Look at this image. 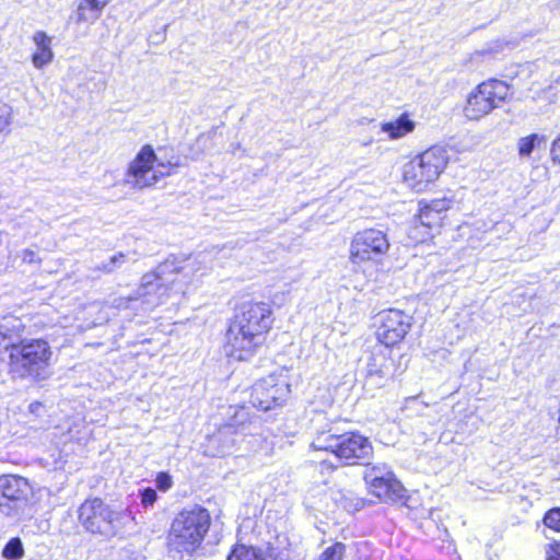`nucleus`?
Returning a JSON list of instances; mask_svg holds the SVG:
<instances>
[{
	"instance_id": "obj_1",
	"label": "nucleus",
	"mask_w": 560,
	"mask_h": 560,
	"mask_svg": "<svg viewBox=\"0 0 560 560\" xmlns=\"http://www.w3.org/2000/svg\"><path fill=\"white\" fill-rule=\"evenodd\" d=\"M200 269V264L195 260L166 259L142 276L133 300L141 301L143 312L152 311L172 296L184 295Z\"/></svg>"
},
{
	"instance_id": "obj_2",
	"label": "nucleus",
	"mask_w": 560,
	"mask_h": 560,
	"mask_svg": "<svg viewBox=\"0 0 560 560\" xmlns=\"http://www.w3.org/2000/svg\"><path fill=\"white\" fill-rule=\"evenodd\" d=\"M272 323V311L267 303H244L228 329L224 346L226 355L237 361L250 360L264 345Z\"/></svg>"
},
{
	"instance_id": "obj_3",
	"label": "nucleus",
	"mask_w": 560,
	"mask_h": 560,
	"mask_svg": "<svg viewBox=\"0 0 560 560\" xmlns=\"http://www.w3.org/2000/svg\"><path fill=\"white\" fill-rule=\"evenodd\" d=\"M79 521L92 534L106 538L135 528V517L128 510H113L101 499L85 500L79 509Z\"/></svg>"
},
{
	"instance_id": "obj_4",
	"label": "nucleus",
	"mask_w": 560,
	"mask_h": 560,
	"mask_svg": "<svg viewBox=\"0 0 560 560\" xmlns=\"http://www.w3.org/2000/svg\"><path fill=\"white\" fill-rule=\"evenodd\" d=\"M210 527V515L201 506L179 512L172 522L167 545L172 551L191 555L201 545Z\"/></svg>"
},
{
	"instance_id": "obj_5",
	"label": "nucleus",
	"mask_w": 560,
	"mask_h": 560,
	"mask_svg": "<svg viewBox=\"0 0 560 560\" xmlns=\"http://www.w3.org/2000/svg\"><path fill=\"white\" fill-rule=\"evenodd\" d=\"M448 161L447 150L441 145H433L404 165V183L418 192L424 191L430 184L439 179Z\"/></svg>"
},
{
	"instance_id": "obj_6",
	"label": "nucleus",
	"mask_w": 560,
	"mask_h": 560,
	"mask_svg": "<svg viewBox=\"0 0 560 560\" xmlns=\"http://www.w3.org/2000/svg\"><path fill=\"white\" fill-rule=\"evenodd\" d=\"M52 351L44 339H25L19 345H12L10 364L14 372L22 377L45 380L50 365Z\"/></svg>"
},
{
	"instance_id": "obj_7",
	"label": "nucleus",
	"mask_w": 560,
	"mask_h": 560,
	"mask_svg": "<svg viewBox=\"0 0 560 560\" xmlns=\"http://www.w3.org/2000/svg\"><path fill=\"white\" fill-rule=\"evenodd\" d=\"M173 165L171 162L159 160L153 147L144 144L129 162L124 183L137 190L153 187L170 175Z\"/></svg>"
},
{
	"instance_id": "obj_8",
	"label": "nucleus",
	"mask_w": 560,
	"mask_h": 560,
	"mask_svg": "<svg viewBox=\"0 0 560 560\" xmlns=\"http://www.w3.org/2000/svg\"><path fill=\"white\" fill-rule=\"evenodd\" d=\"M312 447L331 452L346 463L365 458L372 453L371 442L365 436L354 432L338 434L332 430L318 433Z\"/></svg>"
},
{
	"instance_id": "obj_9",
	"label": "nucleus",
	"mask_w": 560,
	"mask_h": 560,
	"mask_svg": "<svg viewBox=\"0 0 560 560\" xmlns=\"http://www.w3.org/2000/svg\"><path fill=\"white\" fill-rule=\"evenodd\" d=\"M390 247L387 234L377 229L357 232L350 243V262L358 269L366 265H378Z\"/></svg>"
},
{
	"instance_id": "obj_10",
	"label": "nucleus",
	"mask_w": 560,
	"mask_h": 560,
	"mask_svg": "<svg viewBox=\"0 0 560 560\" xmlns=\"http://www.w3.org/2000/svg\"><path fill=\"white\" fill-rule=\"evenodd\" d=\"M511 95V88L501 80L481 82L467 97L464 115L469 120H479L500 107Z\"/></svg>"
},
{
	"instance_id": "obj_11",
	"label": "nucleus",
	"mask_w": 560,
	"mask_h": 560,
	"mask_svg": "<svg viewBox=\"0 0 560 560\" xmlns=\"http://www.w3.org/2000/svg\"><path fill=\"white\" fill-rule=\"evenodd\" d=\"M290 385L281 376L268 375L257 381L252 388L250 402L259 410H270L288 398Z\"/></svg>"
},
{
	"instance_id": "obj_12",
	"label": "nucleus",
	"mask_w": 560,
	"mask_h": 560,
	"mask_svg": "<svg viewBox=\"0 0 560 560\" xmlns=\"http://www.w3.org/2000/svg\"><path fill=\"white\" fill-rule=\"evenodd\" d=\"M377 339L386 347L399 343L412 325V317L404 311L389 308L377 315Z\"/></svg>"
},
{
	"instance_id": "obj_13",
	"label": "nucleus",
	"mask_w": 560,
	"mask_h": 560,
	"mask_svg": "<svg viewBox=\"0 0 560 560\" xmlns=\"http://www.w3.org/2000/svg\"><path fill=\"white\" fill-rule=\"evenodd\" d=\"M30 486L26 479L18 476L0 477V512L18 517L25 505Z\"/></svg>"
},
{
	"instance_id": "obj_14",
	"label": "nucleus",
	"mask_w": 560,
	"mask_h": 560,
	"mask_svg": "<svg viewBox=\"0 0 560 560\" xmlns=\"http://www.w3.org/2000/svg\"><path fill=\"white\" fill-rule=\"evenodd\" d=\"M370 492L383 501H396L404 497V488L395 475L364 479Z\"/></svg>"
},
{
	"instance_id": "obj_15",
	"label": "nucleus",
	"mask_w": 560,
	"mask_h": 560,
	"mask_svg": "<svg viewBox=\"0 0 560 560\" xmlns=\"http://www.w3.org/2000/svg\"><path fill=\"white\" fill-rule=\"evenodd\" d=\"M394 361L383 352L372 353L366 364V377L373 380L378 386L386 385L394 380Z\"/></svg>"
},
{
	"instance_id": "obj_16",
	"label": "nucleus",
	"mask_w": 560,
	"mask_h": 560,
	"mask_svg": "<svg viewBox=\"0 0 560 560\" xmlns=\"http://www.w3.org/2000/svg\"><path fill=\"white\" fill-rule=\"evenodd\" d=\"M451 207V200L446 198L434 199L430 202H419V214L416 218L422 224L430 229L439 228L443 221L445 212Z\"/></svg>"
},
{
	"instance_id": "obj_17",
	"label": "nucleus",
	"mask_w": 560,
	"mask_h": 560,
	"mask_svg": "<svg viewBox=\"0 0 560 560\" xmlns=\"http://www.w3.org/2000/svg\"><path fill=\"white\" fill-rule=\"evenodd\" d=\"M235 432L232 425H226L219 430L208 439L205 453L208 456H226L232 453L236 444V439L233 436Z\"/></svg>"
},
{
	"instance_id": "obj_18",
	"label": "nucleus",
	"mask_w": 560,
	"mask_h": 560,
	"mask_svg": "<svg viewBox=\"0 0 560 560\" xmlns=\"http://www.w3.org/2000/svg\"><path fill=\"white\" fill-rule=\"evenodd\" d=\"M52 38L43 31H37L33 35V43L36 47L32 56L33 66L36 69H42L49 65L54 59V51L51 49Z\"/></svg>"
},
{
	"instance_id": "obj_19",
	"label": "nucleus",
	"mask_w": 560,
	"mask_h": 560,
	"mask_svg": "<svg viewBox=\"0 0 560 560\" xmlns=\"http://www.w3.org/2000/svg\"><path fill=\"white\" fill-rule=\"evenodd\" d=\"M380 127L381 131L387 136V139L398 140L411 133L416 128V124L407 113H404L396 119L382 122Z\"/></svg>"
},
{
	"instance_id": "obj_20",
	"label": "nucleus",
	"mask_w": 560,
	"mask_h": 560,
	"mask_svg": "<svg viewBox=\"0 0 560 560\" xmlns=\"http://www.w3.org/2000/svg\"><path fill=\"white\" fill-rule=\"evenodd\" d=\"M547 137L541 133H530L517 140L516 149L521 159H529L536 149H545Z\"/></svg>"
},
{
	"instance_id": "obj_21",
	"label": "nucleus",
	"mask_w": 560,
	"mask_h": 560,
	"mask_svg": "<svg viewBox=\"0 0 560 560\" xmlns=\"http://www.w3.org/2000/svg\"><path fill=\"white\" fill-rule=\"evenodd\" d=\"M107 3L108 0H82L77 11L78 21L91 23L96 21Z\"/></svg>"
},
{
	"instance_id": "obj_22",
	"label": "nucleus",
	"mask_w": 560,
	"mask_h": 560,
	"mask_svg": "<svg viewBox=\"0 0 560 560\" xmlns=\"http://www.w3.org/2000/svg\"><path fill=\"white\" fill-rule=\"evenodd\" d=\"M23 331L24 325L19 317H4L0 323V338L8 340L11 347L14 345L13 341L19 338ZM4 347L8 348L9 345H5Z\"/></svg>"
},
{
	"instance_id": "obj_23",
	"label": "nucleus",
	"mask_w": 560,
	"mask_h": 560,
	"mask_svg": "<svg viewBox=\"0 0 560 560\" xmlns=\"http://www.w3.org/2000/svg\"><path fill=\"white\" fill-rule=\"evenodd\" d=\"M228 560H270V559L260 549L241 545V546H236L232 550Z\"/></svg>"
},
{
	"instance_id": "obj_24",
	"label": "nucleus",
	"mask_w": 560,
	"mask_h": 560,
	"mask_svg": "<svg viewBox=\"0 0 560 560\" xmlns=\"http://www.w3.org/2000/svg\"><path fill=\"white\" fill-rule=\"evenodd\" d=\"M408 237L413 244L424 243L432 237V229L415 219L409 226Z\"/></svg>"
},
{
	"instance_id": "obj_25",
	"label": "nucleus",
	"mask_w": 560,
	"mask_h": 560,
	"mask_svg": "<svg viewBox=\"0 0 560 560\" xmlns=\"http://www.w3.org/2000/svg\"><path fill=\"white\" fill-rule=\"evenodd\" d=\"M7 560H20L24 557V547L19 537L11 538L1 552Z\"/></svg>"
},
{
	"instance_id": "obj_26",
	"label": "nucleus",
	"mask_w": 560,
	"mask_h": 560,
	"mask_svg": "<svg viewBox=\"0 0 560 560\" xmlns=\"http://www.w3.org/2000/svg\"><path fill=\"white\" fill-rule=\"evenodd\" d=\"M345 552L346 546L342 542H335L323 550L318 560H343Z\"/></svg>"
},
{
	"instance_id": "obj_27",
	"label": "nucleus",
	"mask_w": 560,
	"mask_h": 560,
	"mask_svg": "<svg viewBox=\"0 0 560 560\" xmlns=\"http://www.w3.org/2000/svg\"><path fill=\"white\" fill-rule=\"evenodd\" d=\"M394 475L393 470L386 464H369L365 466L363 477L370 479V477H387Z\"/></svg>"
},
{
	"instance_id": "obj_28",
	"label": "nucleus",
	"mask_w": 560,
	"mask_h": 560,
	"mask_svg": "<svg viewBox=\"0 0 560 560\" xmlns=\"http://www.w3.org/2000/svg\"><path fill=\"white\" fill-rule=\"evenodd\" d=\"M126 262V255L122 253H117L112 256L107 261L102 262L101 266L97 267V270H101L105 273H112L118 268H120Z\"/></svg>"
},
{
	"instance_id": "obj_29",
	"label": "nucleus",
	"mask_w": 560,
	"mask_h": 560,
	"mask_svg": "<svg viewBox=\"0 0 560 560\" xmlns=\"http://www.w3.org/2000/svg\"><path fill=\"white\" fill-rule=\"evenodd\" d=\"M544 524L551 529L560 532V508L549 510L544 517Z\"/></svg>"
},
{
	"instance_id": "obj_30",
	"label": "nucleus",
	"mask_w": 560,
	"mask_h": 560,
	"mask_svg": "<svg viewBox=\"0 0 560 560\" xmlns=\"http://www.w3.org/2000/svg\"><path fill=\"white\" fill-rule=\"evenodd\" d=\"M12 109L11 107L0 102V133H2L11 124Z\"/></svg>"
},
{
	"instance_id": "obj_31",
	"label": "nucleus",
	"mask_w": 560,
	"mask_h": 560,
	"mask_svg": "<svg viewBox=\"0 0 560 560\" xmlns=\"http://www.w3.org/2000/svg\"><path fill=\"white\" fill-rule=\"evenodd\" d=\"M155 483L159 490L167 491L173 486V480L170 474L159 472L155 479Z\"/></svg>"
},
{
	"instance_id": "obj_32",
	"label": "nucleus",
	"mask_w": 560,
	"mask_h": 560,
	"mask_svg": "<svg viewBox=\"0 0 560 560\" xmlns=\"http://www.w3.org/2000/svg\"><path fill=\"white\" fill-rule=\"evenodd\" d=\"M158 499L156 491L152 488H145L141 491V503L144 506H152Z\"/></svg>"
},
{
	"instance_id": "obj_33",
	"label": "nucleus",
	"mask_w": 560,
	"mask_h": 560,
	"mask_svg": "<svg viewBox=\"0 0 560 560\" xmlns=\"http://www.w3.org/2000/svg\"><path fill=\"white\" fill-rule=\"evenodd\" d=\"M20 257H21V259H22V261L24 264H30V265L36 264V265H39L40 261H42L40 258L37 256V254L34 250L28 249V248L23 249L21 252V254H20Z\"/></svg>"
},
{
	"instance_id": "obj_34",
	"label": "nucleus",
	"mask_w": 560,
	"mask_h": 560,
	"mask_svg": "<svg viewBox=\"0 0 560 560\" xmlns=\"http://www.w3.org/2000/svg\"><path fill=\"white\" fill-rule=\"evenodd\" d=\"M545 556L547 560H560V542L547 545Z\"/></svg>"
},
{
	"instance_id": "obj_35",
	"label": "nucleus",
	"mask_w": 560,
	"mask_h": 560,
	"mask_svg": "<svg viewBox=\"0 0 560 560\" xmlns=\"http://www.w3.org/2000/svg\"><path fill=\"white\" fill-rule=\"evenodd\" d=\"M28 412L35 417H42L45 415V406L39 401H33L28 405Z\"/></svg>"
},
{
	"instance_id": "obj_36",
	"label": "nucleus",
	"mask_w": 560,
	"mask_h": 560,
	"mask_svg": "<svg viewBox=\"0 0 560 560\" xmlns=\"http://www.w3.org/2000/svg\"><path fill=\"white\" fill-rule=\"evenodd\" d=\"M550 155L553 162L560 164V136L552 142Z\"/></svg>"
}]
</instances>
